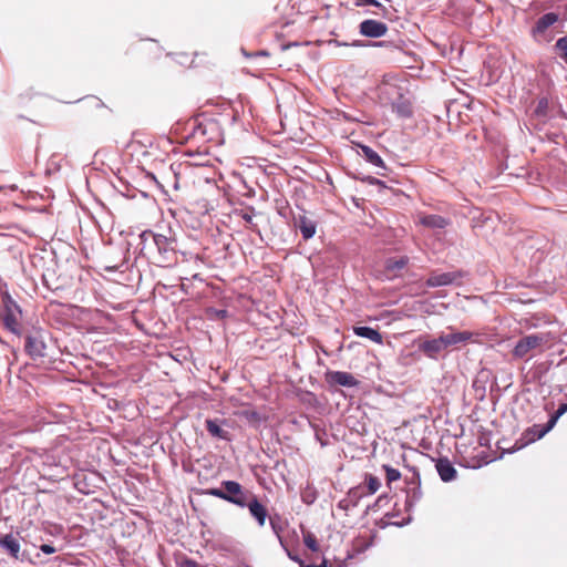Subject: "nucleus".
I'll list each match as a JSON object with an SVG mask.
<instances>
[{"mask_svg": "<svg viewBox=\"0 0 567 567\" xmlns=\"http://www.w3.org/2000/svg\"><path fill=\"white\" fill-rule=\"evenodd\" d=\"M141 251L156 249L155 262L161 267H168L176 260L175 240L152 230H144L140 235Z\"/></svg>", "mask_w": 567, "mask_h": 567, "instance_id": "1", "label": "nucleus"}, {"mask_svg": "<svg viewBox=\"0 0 567 567\" xmlns=\"http://www.w3.org/2000/svg\"><path fill=\"white\" fill-rule=\"evenodd\" d=\"M1 319L7 330L17 336L22 334V311L20 307L9 296L3 297L2 299Z\"/></svg>", "mask_w": 567, "mask_h": 567, "instance_id": "2", "label": "nucleus"}, {"mask_svg": "<svg viewBox=\"0 0 567 567\" xmlns=\"http://www.w3.org/2000/svg\"><path fill=\"white\" fill-rule=\"evenodd\" d=\"M465 275L466 274L462 270L447 272L432 271L427 277L425 285L429 288L445 287L451 285L460 286Z\"/></svg>", "mask_w": 567, "mask_h": 567, "instance_id": "3", "label": "nucleus"}, {"mask_svg": "<svg viewBox=\"0 0 567 567\" xmlns=\"http://www.w3.org/2000/svg\"><path fill=\"white\" fill-rule=\"evenodd\" d=\"M221 486L225 488L227 502L239 507H246L247 502L252 494L243 489V486L235 481H224Z\"/></svg>", "mask_w": 567, "mask_h": 567, "instance_id": "4", "label": "nucleus"}, {"mask_svg": "<svg viewBox=\"0 0 567 567\" xmlns=\"http://www.w3.org/2000/svg\"><path fill=\"white\" fill-rule=\"evenodd\" d=\"M567 412V403H563L556 410V412L550 416L547 424L539 425L535 424L530 429L527 430L526 434L532 435L527 439L528 442H534L536 440L542 439L546 433H548L557 423L559 417Z\"/></svg>", "mask_w": 567, "mask_h": 567, "instance_id": "5", "label": "nucleus"}, {"mask_svg": "<svg viewBox=\"0 0 567 567\" xmlns=\"http://www.w3.org/2000/svg\"><path fill=\"white\" fill-rule=\"evenodd\" d=\"M546 341L543 334H528L520 338L513 350V355L517 359L525 358L532 350L542 346Z\"/></svg>", "mask_w": 567, "mask_h": 567, "instance_id": "6", "label": "nucleus"}, {"mask_svg": "<svg viewBox=\"0 0 567 567\" xmlns=\"http://www.w3.org/2000/svg\"><path fill=\"white\" fill-rule=\"evenodd\" d=\"M417 349L426 358L437 360L440 354L446 349V346L443 336L440 334L437 338L421 341Z\"/></svg>", "mask_w": 567, "mask_h": 567, "instance_id": "7", "label": "nucleus"}, {"mask_svg": "<svg viewBox=\"0 0 567 567\" xmlns=\"http://www.w3.org/2000/svg\"><path fill=\"white\" fill-rule=\"evenodd\" d=\"M359 32L365 38L378 39L386 34L388 25L374 19H365L359 24Z\"/></svg>", "mask_w": 567, "mask_h": 567, "instance_id": "8", "label": "nucleus"}, {"mask_svg": "<svg viewBox=\"0 0 567 567\" xmlns=\"http://www.w3.org/2000/svg\"><path fill=\"white\" fill-rule=\"evenodd\" d=\"M559 20V16L555 12H548L542 16L533 25L530 30L532 37L536 41H540L546 30L554 25Z\"/></svg>", "mask_w": 567, "mask_h": 567, "instance_id": "9", "label": "nucleus"}, {"mask_svg": "<svg viewBox=\"0 0 567 567\" xmlns=\"http://www.w3.org/2000/svg\"><path fill=\"white\" fill-rule=\"evenodd\" d=\"M379 97L384 102L391 104L392 101H396L398 99H402L403 94L401 92V87L396 85V83L391 81H383L379 87Z\"/></svg>", "mask_w": 567, "mask_h": 567, "instance_id": "10", "label": "nucleus"}, {"mask_svg": "<svg viewBox=\"0 0 567 567\" xmlns=\"http://www.w3.org/2000/svg\"><path fill=\"white\" fill-rule=\"evenodd\" d=\"M326 380L329 384H337L346 388H353L358 385L357 379L351 373L344 371H329L326 373Z\"/></svg>", "mask_w": 567, "mask_h": 567, "instance_id": "11", "label": "nucleus"}, {"mask_svg": "<svg viewBox=\"0 0 567 567\" xmlns=\"http://www.w3.org/2000/svg\"><path fill=\"white\" fill-rule=\"evenodd\" d=\"M446 349L450 347H455L460 344H466L472 341L475 333L471 331H452L450 333H442Z\"/></svg>", "mask_w": 567, "mask_h": 567, "instance_id": "12", "label": "nucleus"}, {"mask_svg": "<svg viewBox=\"0 0 567 567\" xmlns=\"http://www.w3.org/2000/svg\"><path fill=\"white\" fill-rule=\"evenodd\" d=\"M435 468L443 482H452L456 478V470L447 457H440L436 461Z\"/></svg>", "mask_w": 567, "mask_h": 567, "instance_id": "13", "label": "nucleus"}, {"mask_svg": "<svg viewBox=\"0 0 567 567\" xmlns=\"http://www.w3.org/2000/svg\"><path fill=\"white\" fill-rule=\"evenodd\" d=\"M295 225L299 228L305 240H309L316 235L317 224L316 221L309 219L306 215H299L296 217Z\"/></svg>", "mask_w": 567, "mask_h": 567, "instance_id": "14", "label": "nucleus"}, {"mask_svg": "<svg viewBox=\"0 0 567 567\" xmlns=\"http://www.w3.org/2000/svg\"><path fill=\"white\" fill-rule=\"evenodd\" d=\"M249 508L250 515L258 522L259 526H264L267 518L266 507L252 495L246 504Z\"/></svg>", "mask_w": 567, "mask_h": 567, "instance_id": "15", "label": "nucleus"}, {"mask_svg": "<svg viewBox=\"0 0 567 567\" xmlns=\"http://www.w3.org/2000/svg\"><path fill=\"white\" fill-rule=\"evenodd\" d=\"M420 224L432 229H443L450 225V220L441 215H421Z\"/></svg>", "mask_w": 567, "mask_h": 567, "instance_id": "16", "label": "nucleus"}, {"mask_svg": "<svg viewBox=\"0 0 567 567\" xmlns=\"http://www.w3.org/2000/svg\"><path fill=\"white\" fill-rule=\"evenodd\" d=\"M225 423V420H213L207 419L205 421V426L207 432L213 436L220 440H229V433L221 427V424Z\"/></svg>", "mask_w": 567, "mask_h": 567, "instance_id": "17", "label": "nucleus"}, {"mask_svg": "<svg viewBox=\"0 0 567 567\" xmlns=\"http://www.w3.org/2000/svg\"><path fill=\"white\" fill-rule=\"evenodd\" d=\"M361 155L364 159L374 167L381 168L383 171L386 169V166L380 155L373 151L370 146L360 145Z\"/></svg>", "mask_w": 567, "mask_h": 567, "instance_id": "18", "label": "nucleus"}, {"mask_svg": "<svg viewBox=\"0 0 567 567\" xmlns=\"http://www.w3.org/2000/svg\"><path fill=\"white\" fill-rule=\"evenodd\" d=\"M353 332L358 337L369 339L379 344L383 341L381 333L377 329L368 326L354 327Z\"/></svg>", "mask_w": 567, "mask_h": 567, "instance_id": "19", "label": "nucleus"}, {"mask_svg": "<svg viewBox=\"0 0 567 567\" xmlns=\"http://www.w3.org/2000/svg\"><path fill=\"white\" fill-rule=\"evenodd\" d=\"M409 264V258L406 256H402L400 258H388L384 264L385 270L392 276H398V272L401 271Z\"/></svg>", "mask_w": 567, "mask_h": 567, "instance_id": "20", "label": "nucleus"}, {"mask_svg": "<svg viewBox=\"0 0 567 567\" xmlns=\"http://www.w3.org/2000/svg\"><path fill=\"white\" fill-rule=\"evenodd\" d=\"M0 547L6 549L14 558L18 557L20 551V544L11 534L0 537Z\"/></svg>", "mask_w": 567, "mask_h": 567, "instance_id": "21", "label": "nucleus"}, {"mask_svg": "<svg viewBox=\"0 0 567 567\" xmlns=\"http://www.w3.org/2000/svg\"><path fill=\"white\" fill-rule=\"evenodd\" d=\"M41 530L45 535L52 536L54 538H59L60 540L64 539V528L60 524L43 520L41 523Z\"/></svg>", "mask_w": 567, "mask_h": 567, "instance_id": "22", "label": "nucleus"}, {"mask_svg": "<svg viewBox=\"0 0 567 567\" xmlns=\"http://www.w3.org/2000/svg\"><path fill=\"white\" fill-rule=\"evenodd\" d=\"M391 106L392 111L401 117H409L412 114L411 105L404 97L392 101Z\"/></svg>", "mask_w": 567, "mask_h": 567, "instance_id": "23", "label": "nucleus"}, {"mask_svg": "<svg viewBox=\"0 0 567 567\" xmlns=\"http://www.w3.org/2000/svg\"><path fill=\"white\" fill-rule=\"evenodd\" d=\"M553 49L558 58L567 64V35L559 38Z\"/></svg>", "mask_w": 567, "mask_h": 567, "instance_id": "24", "label": "nucleus"}, {"mask_svg": "<svg viewBox=\"0 0 567 567\" xmlns=\"http://www.w3.org/2000/svg\"><path fill=\"white\" fill-rule=\"evenodd\" d=\"M367 496V493H365V486L364 485H358L353 488H351L348 494H347V498L351 501V503L357 506L359 501Z\"/></svg>", "mask_w": 567, "mask_h": 567, "instance_id": "25", "label": "nucleus"}, {"mask_svg": "<svg viewBox=\"0 0 567 567\" xmlns=\"http://www.w3.org/2000/svg\"><path fill=\"white\" fill-rule=\"evenodd\" d=\"M381 486V482L377 476L369 475L367 477L365 493L367 495L374 494Z\"/></svg>", "mask_w": 567, "mask_h": 567, "instance_id": "26", "label": "nucleus"}, {"mask_svg": "<svg viewBox=\"0 0 567 567\" xmlns=\"http://www.w3.org/2000/svg\"><path fill=\"white\" fill-rule=\"evenodd\" d=\"M303 543L311 551L319 550L317 538L312 533L308 532L303 534Z\"/></svg>", "mask_w": 567, "mask_h": 567, "instance_id": "27", "label": "nucleus"}, {"mask_svg": "<svg viewBox=\"0 0 567 567\" xmlns=\"http://www.w3.org/2000/svg\"><path fill=\"white\" fill-rule=\"evenodd\" d=\"M383 467L389 483L398 481L401 477V473L399 470L393 468L389 465H384Z\"/></svg>", "mask_w": 567, "mask_h": 567, "instance_id": "28", "label": "nucleus"}, {"mask_svg": "<svg viewBox=\"0 0 567 567\" xmlns=\"http://www.w3.org/2000/svg\"><path fill=\"white\" fill-rule=\"evenodd\" d=\"M240 217L248 224V229L254 233H259L257 224L252 220V214L248 212L240 213Z\"/></svg>", "mask_w": 567, "mask_h": 567, "instance_id": "29", "label": "nucleus"}, {"mask_svg": "<svg viewBox=\"0 0 567 567\" xmlns=\"http://www.w3.org/2000/svg\"><path fill=\"white\" fill-rule=\"evenodd\" d=\"M207 315L212 319H224L227 317L228 312L226 309L208 308Z\"/></svg>", "mask_w": 567, "mask_h": 567, "instance_id": "30", "label": "nucleus"}, {"mask_svg": "<svg viewBox=\"0 0 567 567\" xmlns=\"http://www.w3.org/2000/svg\"><path fill=\"white\" fill-rule=\"evenodd\" d=\"M38 548L43 553V554H47V555H50V554H53L55 551L59 550L58 547H55L53 545V542H49V543H43L41 544L40 546H38ZM62 548V544H60V549Z\"/></svg>", "mask_w": 567, "mask_h": 567, "instance_id": "31", "label": "nucleus"}, {"mask_svg": "<svg viewBox=\"0 0 567 567\" xmlns=\"http://www.w3.org/2000/svg\"><path fill=\"white\" fill-rule=\"evenodd\" d=\"M208 494L216 496L218 498H221L224 501H227V496L225 494V488L221 486V488H212Z\"/></svg>", "mask_w": 567, "mask_h": 567, "instance_id": "32", "label": "nucleus"}, {"mask_svg": "<svg viewBox=\"0 0 567 567\" xmlns=\"http://www.w3.org/2000/svg\"><path fill=\"white\" fill-rule=\"evenodd\" d=\"M339 508L341 509H344V511H349L353 507H355L350 499H348L347 497H344L343 499H341L338 504Z\"/></svg>", "mask_w": 567, "mask_h": 567, "instance_id": "33", "label": "nucleus"}, {"mask_svg": "<svg viewBox=\"0 0 567 567\" xmlns=\"http://www.w3.org/2000/svg\"><path fill=\"white\" fill-rule=\"evenodd\" d=\"M179 567H197V563L190 558L185 557L179 561Z\"/></svg>", "mask_w": 567, "mask_h": 567, "instance_id": "34", "label": "nucleus"}, {"mask_svg": "<svg viewBox=\"0 0 567 567\" xmlns=\"http://www.w3.org/2000/svg\"><path fill=\"white\" fill-rule=\"evenodd\" d=\"M355 4L357 6H375V7H380L381 4L379 3L378 0H355Z\"/></svg>", "mask_w": 567, "mask_h": 567, "instance_id": "35", "label": "nucleus"}, {"mask_svg": "<svg viewBox=\"0 0 567 567\" xmlns=\"http://www.w3.org/2000/svg\"><path fill=\"white\" fill-rule=\"evenodd\" d=\"M34 347V339L32 337H28L25 348L29 350V352L32 354V350Z\"/></svg>", "mask_w": 567, "mask_h": 567, "instance_id": "36", "label": "nucleus"}, {"mask_svg": "<svg viewBox=\"0 0 567 567\" xmlns=\"http://www.w3.org/2000/svg\"><path fill=\"white\" fill-rule=\"evenodd\" d=\"M368 182H369V184H371V185H383V182H382V181H380V179H378V178H375V177H369V178H368Z\"/></svg>", "mask_w": 567, "mask_h": 567, "instance_id": "37", "label": "nucleus"}, {"mask_svg": "<svg viewBox=\"0 0 567 567\" xmlns=\"http://www.w3.org/2000/svg\"><path fill=\"white\" fill-rule=\"evenodd\" d=\"M372 45L373 47H390V45H392V43L386 42V41H378V42H373Z\"/></svg>", "mask_w": 567, "mask_h": 567, "instance_id": "38", "label": "nucleus"}, {"mask_svg": "<svg viewBox=\"0 0 567 567\" xmlns=\"http://www.w3.org/2000/svg\"><path fill=\"white\" fill-rule=\"evenodd\" d=\"M300 567H327V563L322 561L320 565H305L301 563Z\"/></svg>", "mask_w": 567, "mask_h": 567, "instance_id": "39", "label": "nucleus"}, {"mask_svg": "<svg viewBox=\"0 0 567 567\" xmlns=\"http://www.w3.org/2000/svg\"><path fill=\"white\" fill-rule=\"evenodd\" d=\"M351 45L352 47H362L364 44L361 41H354Z\"/></svg>", "mask_w": 567, "mask_h": 567, "instance_id": "40", "label": "nucleus"}, {"mask_svg": "<svg viewBox=\"0 0 567 567\" xmlns=\"http://www.w3.org/2000/svg\"><path fill=\"white\" fill-rule=\"evenodd\" d=\"M42 281H43V285L47 286L49 289V285H48V281H47V276L45 275H42Z\"/></svg>", "mask_w": 567, "mask_h": 567, "instance_id": "41", "label": "nucleus"}, {"mask_svg": "<svg viewBox=\"0 0 567 567\" xmlns=\"http://www.w3.org/2000/svg\"><path fill=\"white\" fill-rule=\"evenodd\" d=\"M257 55H268V52H266V51H259V52L257 53Z\"/></svg>", "mask_w": 567, "mask_h": 567, "instance_id": "42", "label": "nucleus"}, {"mask_svg": "<svg viewBox=\"0 0 567 567\" xmlns=\"http://www.w3.org/2000/svg\"><path fill=\"white\" fill-rule=\"evenodd\" d=\"M334 43H336L337 45H348L347 43H341V42H339V41H334Z\"/></svg>", "mask_w": 567, "mask_h": 567, "instance_id": "43", "label": "nucleus"}, {"mask_svg": "<svg viewBox=\"0 0 567 567\" xmlns=\"http://www.w3.org/2000/svg\"><path fill=\"white\" fill-rule=\"evenodd\" d=\"M540 107H544V104H546V101H539Z\"/></svg>", "mask_w": 567, "mask_h": 567, "instance_id": "44", "label": "nucleus"}, {"mask_svg": "<svg viewBox=\"0 0 567 567\" xmlns=\"http://www.w3.org/2000/svg\"><path fill=\"white\" fill-rule=\"evenodd\" d=\"M540 107H544V104H546V101H539Z\"/></svg>", "mask_w": 567, "mask_h": 567, "instance_id": "45", "label": "nucleus"}, {"mask_svg": "<svg viewBox=\"0 0 567 567\" xmlns=\"http://www.w3.org/2000/svg\"><path fill=\"white\" fill-rule=\"evenodd\" d=\"M289 557H290V559H292V560H298V558H297V557H295V556H292V555H290V554H289Z\"/></svg>", "mask_w": 567, "mask_h": 567, "instance_id": "46", "label": "nucleus"}]
</instances>
